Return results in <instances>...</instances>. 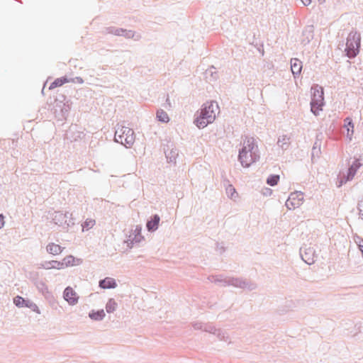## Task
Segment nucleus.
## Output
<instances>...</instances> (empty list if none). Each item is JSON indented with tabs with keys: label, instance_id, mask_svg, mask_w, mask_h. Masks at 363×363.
<instances>
[{
	"label": "nucleus",
	"instance_id": "nucleus-1",
	"mask_svg": "<svg viewBox=\"0 0 363 363\" xmlns=\"http://www.w3.org/2000/svg\"><path fill=\"white\" fill-rule=\"evenodd\" d=\"M259 159L258 146L252 137H245L243 147L239 151L238 160L243 167H249Z\"/></svg>",
	"mask_w": 363,
	"mask_h": 363
},
{
	"label": "nucleus",
	"instance_id": "nucleus-2",
	"mask_svg": "<svg viewBox=\"0 0 363 363\" xmlns=\"http://www.w3.org/2000/svg\"><path fill=\"white\" fill-rule=\"evenodd\" d=\"M208 280L211 282L220 284L222 286H232L250 291L256 289L257 287L256 283L249 279L241 277H225L222 274L209 276Z\"/></svg>",
	"mask_w": 363,
	"mask_h": 363
},
{
	"label": "nucleus",
	"instance_id": "nucleus-3",
	"mask_svg": "<svg viewBox=\"0 0 363 363\" xmlns=\"http://www.w3.org/2000/svg\"><path fill=\"white\" fill-rule=\"evenodd\" d=\"M219 112V106L216 101H208L202 106L199 115L194 120L195 125L199 128H203L214 121L216 116Z\"/></svg>",
	"mask_w": 363,
	"mask_h": 363
},
{
	"label": "nucleus",
	"instance_id": "nucleus-4",
	"mask_svg": "<svg viewBox=\"0 0 363 363\" xmlns=\"http://www.w3.org/2000/svg\"><path fill=\"white\" fill-rule=\"evenodd\" d=\"M135 140V133L132 128L117 124L114 135L115 142L130 148L134 144Z\"/></svg>",
	"mask_w": 363,
	"mask_h": 363
},
{
	"label": "nucleus",
	"instance_id": "nucleus-5",
	"mask_svg": "<svg viewBox=\"0 0 363 363\" xmlns=\"http://www.w3.org/2000/svg\"><path fill=\"white\" fill-rule=\"evenodd\" d=\"M361 37L360 34L357 31H351L347 38L346 48L345 51L346 55L349 58L355 57L359 52L360 48Z\"/></svg>",
	"mask_w": 363,
	"mask_h": 363
},
{
	"label": "nucleus",
	"instance_id": "nucleus-6",
	"mask_svg": "<svg viewBox=\"0 0 363 363\" xmlns=\"http://www.w3.org/2000/svg\"><path fill=\"white\" fill-rule=\"evenodd\" d=\"M192 327L194 330H201L205 332H208L209 333L213 334L217 336V337L223 341H228L229 339V336L225 330H221L220 328L217 329L213 325L209 323H202L201 322H194L192 324Z\"/></svg>",
	"mask_w": 363,
	"mask_h": 363
},
{
	"label": "nucleus",
	"instance_id": "nucleus-7",
	"mask_svg": "<svg viewBox=\"0 0 363 363\" xmlns=\"http://www.w3.org/2000/svg\"><path fill=\"white\" fill-rule=\"evenodd\" d=\"M303 201V194L301 191H295L290 194L285 206L289 210L299 207Z\"/></svg>",
	"mask_w": 363,
	"mask_h": 363
},
{
	"label": "nucleus",
	"instance_id": "nucleus-8",
	"mask_svg": "<svg viewBox=\"0 0 363 363\" xmlns=\"http://www.w3.org/2000/svg\"><path fill=\"white\" fill-rule=\"evenodd\" d=\"M311 101L315 105L324 104V93L322 86L315 84L311 87Z\"/></svg>",
	"mask_w": 363,
	"mask_h": 363
},
{
	"label": "nucleus",
	"instance_id": "nucleus-9",
	"mask_svg": "<svg viewBox=\"0 0 363 363\" xmlns=\"http://www.w3.org/2000/svg\"><path fill=\"white\" fill-rule=\"evenodd\" d=\"M362 166V163L360 162L359 160L356 159L353 161L352 164L350 166L347 170V174L346 177H344L340 180V184L339 186H342L343 184L346 183L348 181H350L353 179L357 171Z\"/></svg>",
	"mask_w": 363,
	"mask_h": 363
},
{
	"label": "nucleus",
	"instance_id": "nucleus-10",
	"mask_svg": "<svg viewBox=\"0 0 363 363\" xmlns=\"http://www.w3.org/2000/svg\"><path fill=\"white\" fill-rule=\"evenodd\" d=\"M13 303L17 307H26L38 314L40 313L38 306L35 303L28 299H24L21 296H17L15 297L13 299Z\"/></svg>",
	"mask_w": 363,
	"mask_h": 363
},
{
	"label": "nucleus",
	"instance_id": "nucleus-11",
	"mask_svg": "<svg viewBox=\"0 0 363 363\" xmlns=\"http://www.w3.org/2000/svg\"><path fill=\"white\" fill-rule=\"evenodd\" d=\"M72 214L69 213L68 212H66L65 213H63L61 211H55L52 215V221L58 225H67L69 226L70 225V216Z\"/></svg>",
	"mask_w": 363,
	"mask_h": 363
},
{
	"label": "nucleus",
	"instance_id": "nucleus-12",
	"mask_svg": "<svg viewBox=\"0 0 363 363\" xmlns=\"http://www.w3.org/2000/svg\"><path fill=\"white\" fill-rule=\"evenodd\" d=\"M64 299L70 305L74 306L79 301V296L71 286H67L63 291Z\"/></svg>",
	"mask_w": 363,
	"mask_h": 363
},
{
	"label": "nucleus",
	"instance_id": "nucleus-13",
	"mask_svg": "<svg viewBox=\"0 0 363 363\" xmlns=\"http://www.w3.org/2000/svg\"><path fill=\"white\" fill-rule=\"evenodd\" d=\"M300 255L302 259L308 264H311L315 262V250L311 247H305L300 249Z\"/></svg>",
	"mask_w": 363,
	"mask_h": 363
},
{
	"label": "nucleus",
	"instance_id": "nucleus-14",
	"mask_svg": "<svg viewBox=\"0 0 363 363\" xmlns=\"http://www.w3.org/2000/svg\"><path fill=\"white\" fill-rule=\"evenodd\" d=\"M142 228L139 225L135 227V229L130 235L129 239L127 240L128 246L133 247L134 243H139L143 240V236L141 235Z\"/></svg>",
	"mask_w": 363,
	"mask_h": 363
},
{
	"label": "nucleus",
	"instance_id": "nucleus-15",
	"mask_svg": "<svg viewBox=\"0 0 363 363\" xmlns=\"http://www.w3.org/2000/svg\"><path fill=\"white\" fill-rule=\"evenodd\" d=\"M164 153L168 162L176 163V160L179 155V150L173 145H167L164 149Z\"/></svg>",
	"mask_w": 363,
	"mask_h": 363
},
{
	"label": "nucleus",
	"instance_id": "nucleus-16",
	"mask_svg": "<svg viewBox=\"0 0 363 363\" xmlns=\"http://www.w3.org/2000/svg\"><path fill=\"white\" fill-rule=\"evenodd\" d=\"M302 62L297 58H292L291 60V69L294 77L300 75L302 70Z\"/></svg>",
	"mask_w": 363,
	"mask_h": 363
},
{
	"label": "nucleus",
	"instance_id": "nucleus-17",
	"mask_svg": "<svg viewBox=\"0 0 363 363\" xmlns=\"http://www.w3.org/2000/svg\"><path fill=\"white\" fill-rule=\"evenodd\" d=\"M160 218L157 214L152 216L150 220H147L146 227L149 232H154L157 230Z\"/></svg>",
	"mask_w": 363,
	"mask_h": 363
},
{
	"label": "nucleus",
	"instance_id": "nucleus-18",
	"mask_svg": "<svg viewBox=\"0 0 363 363\" xmlns=\"http://www.w3.org/2000/svg\"><path fill=\"white\" fill-rule=\"evenodd\" d=\"M99 286L101 289H115L117 286V284L114 279L106 277L99 281Z\"/></svg>",
	"mask_w": 363,
	"mask_h": 363
},
{
	"label": "nucleus",
	"instance_id": "nucleus-19",
	"mask_svg": "<svg viewBox=\"0 0 363 363\" xmlns=\"http://www.w3.org/2000/svg\"><path fill=\"white\" fill-rule=\"evenodd\" d=\"M105 315H106V314L103 309H101V310H99L96 311L92 310L89 313V317L91 320H96V321L102 320L104 318Z\"/></svg>",
	"mask_w": 363,
	"mask_h": 363
},
{
	"label": "nucleus",
	"instance_id": "nucleus-20",
	"mask_svg": "<svg viewBox=\"0 0 363 363\" xmlns=\"http://www.w3.org/2000/svg\"><path fill=\"white\" fill-rule=\"evenodd\" d=\"M46 250L49 254L56 255L62 252V248L59 245L51 242L47 245Z\"/></svg>",
	"mask_w": 363,
	"mask_h": 363
},
{
	"label": "nucleus",
	"instance_id": "nucleus-21",
	"mask_svg": "<svg viewBox=\"0 0 363 363\" xmlns=\"http://www.w3.org/2000/svg\"><path fill=\"white\" fill-rule=\"evenodd\" d=\"M277 145L282 150H287L290 145V138L288 137L286 135L280 136L278 138Z\"/></svg>",
	"mask_w": 363,
	"mask_h": 363
},
{
	"label": "nucleus",
	"instance_id": "nucleus-22",
	"mask_svg": "<svg viewBox=\"0 0 363 363\" xmlns=\"http://www.w3.org/2000/svg\"><path fill=\"white\" fill-rule=\"evenodd\" d=\"M41 266L43 268H44L45 269H62V264H60V262L57 261V260L45 262L44 263L41 264Z\"/></svg>",
	"mask_w": 363,
	"mask_h": 363
},
{
	"label": "nucleus",
	"instance_id": "nucleus-23",
	"mask_svg": "<svg viewBox=\"0 0 363 363\" xmlns=\"http://www.w3.org/2000/svg\"><path fill=\"white\" fill-rule=\"evenodd\" d=\"M67 82H69V79L67 77H62L60 78H57L53 82H52L50 84L49 89H55L56 87L63 85L64 84H65Z\"/></svg>",
	"mask_w": 363,
	"mask_h": 363
},
{
	"label": "nucleus",
	"instance_id": "nucleus-24",
	"mask_svg": "<svg viewBox=\"0 0 363 363\" xmlns=\"http://www.w3.org/2000/svg\"><path fill=\"white\" fill-rule=\"evenodd\" d=\"M303 35L306 36V40H303L304 43H308L313 38V27L308 26L303 31Z\"/></svg>",
	"mask_w": 363,
	"mask_h": 363
},
{
	"label": "nucleus",
	"instance_id": "nucleus-25",
	"mask_svg": "<svg viewBox=\"0 0 363 363\" xmlns=\"http://www.w3.org/2000/svg\"><path fill=\"white\" fill-rule=\"evenodd\" d=\"M118 307V303L113 298H109L106 304V311L108 313H113Z\"/></svg>",
	"mask_w": 363,
	"mask_h": 363
},
{
	"label": "nucleus",
	"instance_id": "nucleus-26",
	"mask_svg": "<svg viewBox=\"0 0 363 363\" xmlns=\"http://www.w3.org/2000/svg\"><path fill=\"white\" fill-rule=\"evenodd\" d=\"M74 262L75 258L72 255H68L65 257L62 262H60V264H62V269L65 267L76 265L77 264Z\"/></svg>",
	"mask_w": 363,
	"mask_h": 363
},
{
	"label": "nucleus",
	"instance_id": "nucleus-27",
	"mask_svg": "<svg viewBox=\"0 0 363 363\" xmlns=\"http://www.w3.org/2000/svg\"><path fill=\"white\" fill-rule=\"evenodd\" d=\"M215 67L211 66L209 69L206 71V77L210 81H215L218 79V72L213 71Z\"/></svg>",
	"mask_w": 363,
	"mask_h": 363
},
{
	"label": "nucleus",
	"instance_id": "nucleus-28",
	"mask_svg": "<svg viewBox=\"0 0 363 363\" xmlns=\"http://www.w3.org/2000/svg\"><path fill=\"white\" fill-rule=\"evenodd\" d=\"M157 118L158 121L163 123H167L169 121L167 113L162 109L157 111Z\"/></svg>",
	"mask_w": 363,
	"mask_h": 363
},
{
	"label": "nucleus",
	"instance_id": "nucleus-29",
	"mask_svg": "<svg viewBox=\"0 0 363 363\" xmlns=\"http://www.w3.org/2000/svg\"><path fill=\"white\" fill-rule=\"evenodd\" d=\"M345 126L347 128V136L352 135L354 132V124L350 118L347 117L345 119Z\"/></svg>",
	"mask_w": 363,
	"mask_h": 363
},
{
	"label": "nucleus",
	"instance_id": "nucleus-30",
	"mask_svg": "<svg viewBox=\"0 0 363 363\" xmlns=\"http://www.w3.org/2000/svg\"><path fill=\"white\" fill-rule=\"evenodd\" d=\"M279 181V175L278 174H271L267 179V184L269 186H275L277 184Z\"/></svg>",
	"mask_w": 363,
	"mask_h": 363
},
{
	"label": "nucleus",
	"instance_id": "nucleus-31",
	"mask_svg": "<svg viewBox=\"0 0 363 363\" xmlns=\"http://www.w3.org/2000/svg\"><path fill=\"white\" fill-rule=\"evenodd\" d=\"M123 30L124 29L123 28H118L116 27H108L106 28V30L108 33L113 34L118 36H123L124 32Z\"/></svg>",
	"mask_w": 363,
	"mask_h": 363
},
{
	"label": "nucleus",
	"instance_id": "nucleus-32",
	"mask_svg": "<svg viewBox=\"0 0 363 363\" xmlns=\"http://www.w3.org/2000/svg\"><path fill=\"white\" fill-rule=\"evenodd\" d=\"M123 31V36L126 38H135V40H138L140 37L139 35H136L135 33L131 30L124 29Z\"/></svg>",
	"mask_w": 363,
	"mask_h": 363
},
{
	"label": "nucleus",
	"instance_id": "nucleus-33",
	"mask_svg": "<svg viewBox=\"0 0 363 363\" xmlns=\"http://www.w3.org/2000/svg\"><path fill=\"white\" fill-rule=\"evenodd\" d=\"M323 104L315 105L314 103H311V111L315 116H318Z\"/></svg>",
	"mask_w": 363,
	"mask_h": 363
},
{
	"label": "nucleus",
	"instance_id": "nucleus-34",
	"mask_svg": "<svg viewBox=\"0 0 363 363\" xmlns=\"http://www.w3.org/2000/svg\"><path fill=\"white\" fill-rule=\"evenodd\" d=\"M354 242L358 245V247L359 250L362 252V257H363V239L360 238L359 236H357L354 238Z\"/></svg>",
	"mask_w": 363,
	"mask_h": 363
},
{
	"label": "nucleus",
	"instance_id": "nucleus-35",
	"mask_svg": "<svg viewBox=\"0 0 363 363\" xmlns=\"http://www.w3.org/2000/svg\"><path fill=\"white\" fill-rule=\"evenodd\" d=\"M95 224V220H86L84 222V223L82 225V228H83V230L86 229V230H89V228H92Z\"/></svg>",
	"mask_w": 363,
	"mask_h": 363
},
{
	"label": "nucleus",
	"instance_id": "nucleus-36",
	"mask_svg": "<svg viewBox=\"0 0 363 363\" xmlns=\"http://www.w3.org/2000/svg\"><path fill=\"white\" fill-rule=\"evenodd\" d=\"M359 217L363 220V201H359L357 204Z\"/></svg>",
	"mask_w": 363,
	"mask_h": 363
},
{
	"label": "nucleus",
	"instance_id": "nucleus-37",
	"mask_svg": "<svg viewBox=\"0 0 363 363\" xmlns=\"http://www.w3.org/2000/svg\"><path fill=\"white\" fill-rule=\"evenodd\" d=\"M69 82H72V83H78V84H83L84 83V80L82 77H74V78H69Z\"/></svg>",
	"mask_w": 363,
	"mask_h": 363
},
{
	"label": "nucleus",
	"instance_id": "nucleus-38",
	"mask_svg": "<svg viewBox=\"0 0 363 363\" xmlns=\"http://www.w3.org/2000/svg\"><path fill=\"white\" fill-rule=\"evenodd\" d=\"M4 225V216L3 214H0V229Z\"/></svg>",
	"mask_w": 363,
	"mask_h": 363
},
{
	"label": "nucleus",
	"instance_id": "nucleus-39",
	"mask_svg": "<svg viewBox=\"0 0 363 363\" xmlns=\"http://www.w3.org/2000/svg\"><path fill=\"white\" fill-rule=\"evenodd\" d=\"M305 6H308L311 3V0H301Z\"/></svg>",
	"mask_w": 363,
	"mask_h": 363
},
{
	"label": "nucleus",
	"instance_id": "nucleus-40",
	"mask_svg": "<svg viewBox=\"0 0 363 363\" xmlns=\"http://www.w3.org/2000/svg\"><path fill=\"white\" fill-rule=\"evenodd\" d=\"M272 193V189H267V193H265V194H271Z\"/></svg>",
	"mask_w": 363,
	"mask_h": 363
},
{
	"label": "nucleus",
	"instance_id": "nucleus-41",
	"mask_svg": "<svg viewBox=\"0 0 363 363\" xmlns=\"http://www.w3.org/2000/svg\"><path fill=\"white\" fill-rule=\"evenodd\" d=\"M229 189H230V191H233V193H235V189L234 188H233L232 186H229Z\"/></svg>",
	"mask_w": 363,
	"mask_h": 363
},
{
	"label": "nucleus",
	"instance_id": "nucleus-42",
	"mask_svg": "<svg viewBox=\"0 0 363 363\" xmlns=\"http://www.w3.org/2000/svg\"><path fill=\"white\" fill-rule=\"evenodd\" d=\"M319 1V3H323L324 1V0H318Z\"/></svg>",
	"mask_w": 363,
	"mask_h": 363
}]
</instances>
